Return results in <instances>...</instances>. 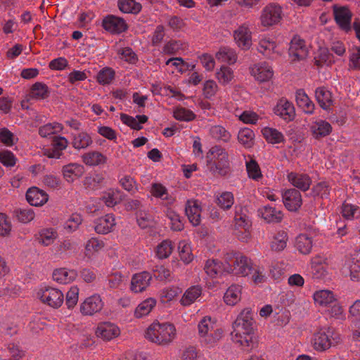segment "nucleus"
<instances>
[{"instance_id":"1","label":"nucleus","mask_w":360,"mask_h":360,"mask_svg":"<svg viewBox=\"0 0 360 360\" xmlns=\"http://www.w3.org/2000/svg\"><path fill=\"white\" fill-rule=\"evenodd\" d=\"M255 327L253 312L250 309L242 311L233 323L232 340L243 352L250 353L258 347L259 341L255 333Z\"/></svg>"},{"instance_id":"2","label":"nucleus","mask_w":360,"mask_h":360,"mask_svg":"<svg viewBox=\"0 0 360 360\" xmlns=\"http://www.w3.org/2000/svg\"><path fill=\"white\" fill-rule=\"evenodd\" d=\"M176 335V328L173 324L153 323L146 333V338L160 345L170 343Z\"/></svg>"},{"instance_id":"3","label":"nucleus","mask_w":360,"mask_h":360,"mask_svg":"<svg viewBox=\"0 0 360 360\" xmlns=\"http://www.w3.org/2000/svg\"><path fill=\"white\" fill-rule=\"evenodd\" d=\"M224 261L227 266L224 269L228 273L246 276L253 270L250 259L244 255L228 252L224 255Z\"/></svg>"},{"instance_id":"4","label":"nucleus","mask_w":360,"mask_h":360,"mask_svg":"<svg viewBox=\"0 0 360 360\" xmlns=\"http://www.w3.org/2000/svg\"><path fill=\"white\" fill-rule=\"evenodd\" d=\"M214 323L210 316L203 317L198 324V335L201 342L213 346L223 335V330L214 329Z\"/></svg>"},{"instance_id":"5","label":"nucleus","mask_w":360,"mask_h":360,"mask_svg":"<svg viewBox=\"0 0 360 360\" xmlns=\"http://www.w3.org/2000/svg\"><path fill=\"white\" fill-rule=\"evenodd\" d=\"M339 337L334 333L333 328H323L314 334L313 347L319 352H323L333 345L337 344L339 341Z\"/></svg>"},{"instance_id":"6","label":"nucleus","mask_w":360,"mask_h":360,"mask_svg":"<svg viewBox=\"0 0 360 360\" xmlns=\"http://www.w3.org/2000/svg\"><path fill=\"white\" fill-rule=\"evenodd\" d=\"M282 8L277 4L271 3L266 5L260 15L261 25L270 27L278 24L282 19Z\"/></svg>"},{"instance_id":"7","label":"nucleus","mask_w":360,"mask_h":360,"mask_svg":"<svg viewBox=\"0 0 360 360\" xmlns=\"http://www.w3.org/2000/svg\"><path fill=\"white\" fill-rule=\"evenodd\" d=\"M38 296L43 303L54 309L60 307L64 301L63 293L60 290L51 287L41 290Z\"/></svg>"},{"instance_id":"8","label":"nucleus","mask_w":360,"mask_h":360,"mask_svg":"<svg viewBox=\"0 0 360 360\" xmlns=\"http://www.w3.org/2000/svg\"><path fill=\"white\" fill-rule=\"evenodd\" d=\"M283 202L285 208L290 212H297L302 205L300 192L295 188H290L282 193Z\"/></svg>"},{"instance_id":"9","label":"nucleus","mask_w":360,"mask_h":360,"mask_svg":"<svg viewBox=\"0 0 360 360\" xmlns=\"http://www.w3.org/2000/svg\"><path fill=\"white\" fill-rule=\"evenodd\" d=\"M210 172L216 176L226 177L231 173L229 155H223L219 161L212 162L207 166Z\"/></svg>"},{"instance_id":"10","label":"nucleus","mask_w":360,"mask_h":360,"mask_svg":"<svg viewBox=\"0 0 360 360\" xmlns=\"http://www.w3.org/2000/svg\"><path fill=\"white\" fill-rule=\"evenodd\" d=\"M103 307L102 300L98 295L86 298L80 305V311L83 315L91 316L99 312Z\"/></svg>"},{"instance_id":"11","label":"nucleus","mask_w":360,"mask_h":360,"mask_svg":"<svg viewBox=\"0 0 360 360\" xmlns=\"http://www.w3.org/2000/svg\"><path fill=\"white\" fill-rule=\"evenodd\" d=\"M333 14L336 23L342 30L347 32L350 30L352 13L347 7H338L337 5H334Z\"/></svg>"},{"instance_id":"12","label":"nucleus","mask_w":360,"mask_h":360,"mask_svg":"<svg viewBox=\"0 0 360 360\" xmlns=\"http://www.w3.org/2000/svg\"><path fill=\"white\" fill-rule=\"evenodd\" d=\"M103 27L112 33H121L127 30V25L122 18L108 15L102 22Z\"/></svg>"},{"instance_id":"13","label":"nucleus","mask_w":360,"mask_h":360,"mask_svg":"<svg viewBox=\"0 0 360 360\" xmlns=\"http://www.w3.org/2000/svg\"><path fill=\"white\" fill-rule=\"evenodd\" d=\"M288 53L292 61H299L307 58L308 51L303 39L293 38L290 44Z\"/></svg>"},{"instance_id":"14","label":"nucleus","mask_w":360,"mask_h":360,"mask_svg":"<svg viewBox=\"0 0 360 360\" xmlns=\"http://www.w3.org/2000/svg\"><path fill=\"white\" fill-rule=\"evenodd\" d=\"M120 333L119 328L110 322L100 323L96 328V335L105 341H109L117 337Z\"/></svg>"},{"instance_id":"15","label":"nucleus","mask_w":360,"mask_h":360,"mask_svg":"<svg viewBox=\"0 0 360 360\" xmlns=\"http://www.w3.org/2000/svg\"><path fill=\"white\" fill-rule=\"evenodd\" d=\"M274 112L287 122L293 120L295 117L293 104L284 98L279 100L274 108Z\"/></svg>"},{"instance_id":"16","label":"nucleus","mask_w":360,"mask_h":360,"mask_svg":"<svg viewBox=\"0 0 360 360\" xmlns=\"http://www.w3.org/2000/svg\"><path fill=\"white\" fill-rule=\"evenodd\" d=\"M234 39L238 46L244 50H248L252 45L251 32L249 28L243 25L240 26L233 33Z\"/></svg>"},{"instance_id":"17","label":"nucleus","mask_w":360,"mask_h":360,"mask_svg":"<svg viewBox=\"0 0 360 360\" xmlns=\"http://www.w3.org/2000/svg\"><path fill=\"white\" fill-rule=\"evenodd\" d=\"M287 179L293 186L302 191H308L311 184V179L307 174L292 172L288 174Z\"/></svg>"},{"instance_id":"18","label":"nucleus","mask_w":360,"mask_h":360,"mask_svg":"<svg viewBox=\"0 0 360 360\" xmlns=\"http://www.w3.org/2000/svg\"><path fill=\"white\" fill-rule=\"evenodd\" d=\"M185 213L189 221L194 226L200 223L201 207L200 202L196 200H188L186 203Z\"/></svg>"},{"instance_id":"19","label":"nucleus","mask_w":360,"mask_h":360,"mask_svg":"<svg viewBox=\"0 0 360 360\" xmlns=\"http://www.w3.org/2000/svg\"><path fill=\"white\" fill-rule=\"evenodd\" d=\"M49 199L48 194L37 187L30 188L26 192V200L32 206H41Z\"/></svg>"},{"instance_id":"20","label":"nucleus","mask_w":360,"mask_h":360,"mask_svg":"<svg viewBox=\"0 0 360 360\" xmlns=\"http://www.w3.org/2000/svg\"><path fill=\"white\" fill-rule=\"evenodd\" d=\"M152 276L148 271H143L133 276L131 281V289L134 292H141L150 285Z\"/></svg>"},{"instance_id":"21","label":"nucleus","mask_w":360,"mask_h":360,"mask_svg":"<svg viewBox=\"0 0 360 360\" xmlns=\"http://www.w3.org/2000/svg\"><path fill=\"white\" fill-rule=\"evenodd\" d=\"M68 144V141L65 137L54 136L51 143L52 148L46 149L44 155L49 158H59L61 151L66 148Z\"/></svg>"},{"instance_id":"22","label":"nucleus","mask_w":360,"mask_h":360,"mask_svg":"<svg viewBox=\"0 0 360 360\" xmlns=\"http://www.w3.org/2000/svg\"><path fill=\"white\" fill-rule=\"evenodd\" d=\"M64 179L69 183H72L75 179L80 178L84 173L83 165L77 163H70L63 167Z\"/></svg>"},{"instance_id":"23","label":"nucleus","mask_w":360,"mask_h":360,"mask_svg":"<svg viewBox=\"0 0 360 360\" xmlns=\"http://www.w3.org/2000/svg\"><path fill=\"white\" fill-rule=\"evenodd\" d=\"M276 49L277 45L275 41L263 39L260 40L257 50L266 58L274 60L280 55L279 51Z\"/></svg>"},{"instance_id":"24","label":"nucleus","mask_w":360,"mask_h":360,"mask_svg":"<svg viewBox=\"0 0 360 360\" xmlns=\"http://www.w3.org/2000/svg\"><path fill=\"white\" fill-rule=\"evenodd\" d=\"M310 130L316 139H320L328 136L332 131L330 124L325 120H318L311 124Z\"/></svg>"},{"instance_id":"25","label":"nucleus","mask_w":360,"mask_h":360,"mask_svg":"<svg viewBox=\"0 0 360 360\" xmlns=\"http://www.w3.org/2000/svg\"><path fill=\"white\" fill-rule=\"evenodd\" d=\"M258 212L259 215L268 223H279L283 219L282 212L270 206H264Z\"/></svg>"},{"instance_id":"26","label":"nucleus","mask_w":360,"mask_h":360,"mask_svg":"<svg viewBox=\"0 0 360 360\" xmlns=\"http://www.w3.org/2000/svg\"><path fill=\"white\" fill-rule=\"evenodd\" d=\"M95 231L100 234H106L111 231L115 225V218L112 214H106L105 217L98 219L95 221Z\"/></svg>"},{"instance_id":"27","label":"nucleus","mask_w":360,"mask_h":360,"mask_svg":"<svg viewBox=\"0 0 360 360\" xmlns=\"http://www.w3.org/2000/svg\"><path fill=\"white\" fill-rule=\"evenodd\" d=\"M316 99L320 107L323 110L330 109L333 105L332 94L326 87H318L315 91Z\"/></svg>"},{"instance_id":"28","label":"nucleus","mask_w":360,"mask_h":360,"mask_svg":"<svg viewBox=\"0 0 360 360\" xmlns=\"http://www.w3.org/2000/svg\"><path fill=\"white\" fill-rule=\"evenodd\" d=\"M250 73L260 82L269 81L274 75L271 67L255 65L250 68Z\"/></svg>"},{"instance_id":"29","label":"nucleus","mask_w":360,"mask_h":360,"mask_svg":"<svg viewBox=\"0 0 360 360\" xmlns=\"http://www.w3.org/2000/svg\"><path fill=\"white\" fill-rule=\"evenodd\" d=\"M296 102L297 105L301 108L305 113L312 114L315 105L310 100L303 89H298L296 91Z\"/></svg>"},{"instance_id":"30","label":"nucleus","mask_w":360,"mask_h":360,"mask_svg":"<svg viewBox=\"0 0 360 360\" xmlns=\"http://www.w3.org/2000/svg\"><path fill=\"white\" fill-rule=\"evenodd\" d=\"M120 120L124 124L129 126L131 129L134 130H141L143 128L141 124L146 123L148 121V117L145 115H136V117H134L127 114L122 113L120 115Z\"/></svg>"},{"instance_id":"31","label":"nucleus","mask_w":360,"mask_h":360,"mask_svg":"<svg viewBox=\"0 0 360 360\" xmlns=\"http://www.w3.org/2000/svg\"><path fill=\"white\" fill-rule=\"evenodd\" d=\"M92 143V139L86 132H79L73 136L72 145L75 149H86Z\"/></svg>"},{"instance_id":"32","label":"nucleus","mask_w":360,"mask_h":360,"mask_svg":"<svg viewBox=\"0 0 360 360\" xmlns=\"http://www.w3.org/2000/svg\"><path fill=\"white\" fill-rule=\"evenodd\" d=\"M241 289L239 285H231L224 294V302L229 305L236 304L240 300Z\"/></svg>"},{"instance_id":"33","label":"nucleus","mask_w":360,"mask_h":360,"mask_svg":"<svg viewBox=\"0 0 360 360\" xmlns=\"http://www.w3.org/2000/svg\"><path fill=\"white\" fill-rule=\"evenodd\" d=\"M82 160L86 165L96 166L104 164L106 162V158L100 152L91 151L84 153L82 155Z\"/></svg>"},{"instance_id":"34","label":"nucleus","mask_w":360,"mask_h":360,"mask_svg":"<svg viewBox=\"0 0 360 360\" xmlns=\"http://www.w3.org/2000/svg\"><path fill=\"white\" fill-rule=\"evenodd\" d=\"M314 300L320 306H327L335 302L333 292L327 290L316 292L314 295Z\"/></svg>"},{"instance_id":"35","label":"nucleus","mask_w":360,"mask_h":360,"mask_svg":"<svg viewBox=\"0 0 360 360\" xmlns=\"http://www.w3.org/2000/svg\"><path fill=\"white\" fill-rule=\"evenodd\" d=\"M295 248L302 254H309L312 248L311 238L306 234H300L296 238Z\"/></svg>"},{"instance_id":"36","label":"nucleus","mask_w":360,"mask_h":360,"mask_svg":"<svg viewBox=\"0 0 360 360\" xmlns=\"http://www.w3.org/2000/svg\"><path fill=\"white\" fill-rule=\"evenodd\" d=\"M156 301L153 298H148L138 305L134 311V315L136 318H141L148 315L152 309L155 306Z\"/></svg>"},{"instance_id":"37","label":"nucleus","mask_w":360,"mask_h":360,"mask_svg":"<svg viewBox=\"0 0 360 360\" xmlns=\"http://www.w3.org/2000/svg\"><path fill=\"white\" fill-rule=\"evenodd\" d=\"M204 269L206 274L210 277H216L223 271L222 263L218 259H208L205 265Z\"/></svg>"},{"instance_id":"38","label":"nucleus","mask_w":360,"mask_h":360,"mask_svg":"<svg viewBox=\"0 0 360 360\" xmlns=\"http://www.w3.org/2000/svg\"><path fill=\"white\" fill-rule=\"evenodd\" d=\"M288 240V235L285 231L277 233L271 242V248L274 251L280 252L285 249Z\"/></svg>"},{"instance_id":"39","label":"nucleus","mask_w":360,"mask_h":360,"mask_svg":"<svg viewBox=\"0 0 360 360\" xmlns=\"http://www.w3.org/2000/svg\"><path fill=\"white\" fill-rule=\"evenodd\" d=\"M201 288L199 286H193L188 288L184 294L181 303L184 306H188L200 295Z\"/></svg>"},{"instance_id":"40","label":"nucleus","mask_w":360,"mask_h":360,"mask_svg":"<svg viewBox=\"0 0 360 360\" xmlns=\"http://www.w3.org/2000/svg\"><path fill=\"white\" fill-rule=\"evenodd\" d=\"M266 140L271 143H280L284 141L283 134L276 129L266 127L262 130Z\"/></svg>"},{"instance_id":"41","label":"nucleus","mask_w":360,"mask_h":360,"mask_svg":"<svg viewBox=\"0 0 360 360\" xmlns=\"http://www.w3.org/2000/svg\"><path fill=\"white\" fill-rule=\"evenodd\" d=\"M254 131L249 128H244L239 131L238 134V141L245 148H251L254 144Z\"/></svg>"},{"instance_id":"42","label":"nucleus","mask_w":360,"mask_h":360,"mask_svg":"<svg viewBox=\"0 0 360 360\" xmlns=\"http://www.w3.org/2000/svg\"><path fill=\"white\" fill-rule=\"evenodd\" d=\"M118 6L120 10L125 13H136L141 9V5L136 3L134 0H119Z\"/></svg>"},{"instance_id":"43","label":"nucleus","mask_w":360,"mask_h":360,"mask_svg":"<svg viewBox=\"0 0 360 360\" xmlns=\"http://www.w3.org/2000/svg\"><path fill=\"white\" fill-rule=\"evenodd\" d=\"M31 94L34 98L45 99L49 96L50 92L46 84L42 82H36L32 86Z\"/></svg>"},{"instance_id":"44","label":"nucleus","mask_w":360,"mask_h":360,"mask_svg":"<svg viewBox=\"0 0 360 360\" xmlns=\"http://www.w3.org/2000/svg\"><path fill=\"white\" fill-rule=\"evenodd\" d=\"M348 68L350 70L360 71V46H354L350 50Z\"/></svg>"},{"instance_id":"45","label":"nucleus","mask_w":360,"mask_h":360,"mask_svg":"<svg viewBox=\"0 0 360 360\" xmlns=\"http://www.w3.org/2000/svg\"><path fill=\"white\" fill-rule=\"evenodd\" d=\"M57 236L58 233L54 229H46L39 232L38 239L40 243L48 246L53 243Z\"/></svg>"},{"instance_id":"46","label":"nucleus","mask_w":360,"mask_h":360,"mask_svg":"<svg viewBox=\"0 0 360 360\" xmlns=\"http://www.w3.org/2000/svg\"><path fill=\"white\" fill-rule=\"evenodd\" d=\"M174 117L179 121L190 122L195 118V115L189 109L179 107L173 112Z\"/></svg>"},{"instance_id":"47","label":"nucleus","mask_w":360,"mask_h":360,"mask_svg":"<svg viewBox=\"0 0 360 360\" xmlns=\"http://www.w3.org/2000/svg\"><path fill=\"white\" fill-rule=\"evenodd\" d=\"M216 58L224 62H227L230 64L234 63L237 60V56L235 52L229 48H221L216 53Z\"/></svg>"},{"instance_id":"48","label":"nucleus","mask_w":360,"mask_h":360,"mask_svg":"<svg viewBox=\"0 0 360 360\" xmlns=\"http://www.w3.org/2000/svg\"><path fill=\"white\" fill-rule=\"evenodd\" d=\"M115 77V71L110 68H104L97 74V82L101 84H109Z\"/></svg>"},{"instance_id":"49","label":"nucleus","mask_w":360,"mask_h":360,"mask_svg":"<svg viewBox=\"0 0 360 360\" xmlns=\"http://www.w3.org/2000/svg\"><path fill=\"white\" fill-rule=\"evenodd\" d=\"M224 154L229 155L224 148L219 146L212 147L207 153V166L210 165L212 162L219 161Z\"/></svg>"},{"instance_id":"50","label":"nucleus","mask_w":360,"mask_h":360,"mask_svg":"<svg viewBox=\"0 0 360 360\" xmlns=\"http://www.w3.org/2000/svg\"><path fill=\"white\" fill-rule=\"evenodd\" d=\"M166 216L171 221L172 229L174 231H181L184 229V224L181 217L171 208L166 210Z\"/></svg>"},{"instance_id":"51","label":"nucleus","mask_w":360,"mask_h":360,"mask_svg":"<svg viewBox=\"0 0 360 360\" xmlns=\"http://www.w3.org/2000/svg\"><path fill=\"white\" fill-rule=\"evenodd\" d=\"M178 249L179 257L185 264H188L192 262L193 256L189 245L186 243L184 241H181L179 243Z\"/></svg>"},{"instance_id":"52","label":"nucleus","mask_w":360,"mask_h":360,"mask_svg":"<svg viewBox=\"0 0 360 360\" xmlns=\"http://www.w3.org/2000/svg\"><path fill=\"white\" fill-rule=\"evenodd\" d=\"M172 250L173 246L172 242L165 240L157 246L156 255L160 259L167 258L171 255Z\"/></svg>"},{"instance_id":"53","label":"nucleus","mask_w":360,"mask_h":360,"mask_svg":"<svg viewBox=\"0 0 360 360\" xmlns=\"http://www.w3.org/2000/svg\"><path fill=\"white\" fill-rule=\"evenodd\" d=\"M210 134L212 138L224 141H227L231 136L225 128L220 125L212 127L210 129Z\"/></svg>"},{"instance_id":"54","label":"nucleus","mask_w":360,"mask_h":360,"mask_svg":"<svg viewBox=\"0 0 360 360\" xmlns=\"http://www.w3.org/2000/svg\"><path fill=\"white\" fill-rule=\"evenodd\" d=\"M342 214L345 218L348 219L354 218L357 219L360 217V209L358 206L356 205L343 204L342 208Z\"/></svg>"},{"instance_id":"55","label":"nucleus","mask_w":360,"mask_h":360,"mask_svg":"<svg viewBox=\"0 0 360 360\" xmlns=\"http://www.w3.org/2000/svg\"><path fill=\"white\" fill-rule=\"evenodd\" d=\"M234 220L236 229L247 230L251 227V221L245 214L236 212Z\"/></svg>"},{"instance_id":"56","label":"nucleus","mask_w":360,"mask_h":360,"mask_svg":"<svg viewBox=\"0 0 360 360\" xmlns=\"http://www.w3.org/2000/svg\"><path fill=\"white\" fill-rule=\"evenodd\" d=\"M180 289L172 286L162 289L160 292V300L162 302H168L172 300L180 292Z\"/></svg>"},{"instance_id":"57","label":"nucleus","mask_w":360,"mask_h":360,"mask_svg":"<svg viewBox=\"0 0 360 360\" xmlns=\"http://www.w3.org/2000/svg\"><path fill=\"white\" fill-rule=\"evenodd\" d=\"M16 217L22 223H28L34 218V212L32 209H18L15 211Z\"/></svg>"},{"instance_id":"58","label":"nucleus","mask_w":360,"mask_h":360,"mask_svg":"<svg viewBox=\"0 0 360 360\" xmlns=\"http://www.w3.org/2000/svg\"><path fill=\"white\" fill-rule=\"evenodd\" d=\"M217 77L220 83L227 84L233 77L232 70L226 66H221L219 71L217 72Z\"/></svg>"},{"instance_id":"59","label":"nucleus","mask_w":360,"mask_h":360,"mask_svg":"<svg viewBox=\"0 0 360 360\" xmlns=\"http://www.w3.org/2000/svg\"><path fill=\"white\" fill-rule=\"evenodd\" d=\"M246 169L250 178L257 180L262 177L261 170L256 160H251L247 162Z\"/></svg>"},{"instance_id":"60","label":"nucleus","mask_w":360,"mask_h":360,"mask_svg":"<svg viewBox=\"0 0 360 360\" xmlns=\"http://www.w3.org/2000/svg\"><path fill=\"white\" fill-rule=\"evenodd\" d=\"M218 205L224 209L229 210L233 204V195L231 192H224L217 198Z\"/></svg>"},{"instance_id":"61","label":"nucleus","mask_w":360,"mask_h":360,"mask_svg":"<svg viewBox=\"0 0 360 360\" xmlns=\"http://www.w3.org/2000/svg\"><path fill=\"white\" fill-rule=\"evenodd\" d=\"M82 221V219L81 215L74 213L70 216V219L65 221L64 229L69 232H72L78 228Z\"/></svg>"},{"instance_id":"62","label":"nucleus","mask_w":360,"mask_h":360,"mask_svg":"<svg viewBox=\"0 0 360 360\" xmlns=\"http://www.w3.org/2000/svg\"><path fill=\"white\" fill-rule=\"evenodd\" d=\"M330 185L326 181H321L314 185L311 189L314 195L328 196L330 193Z\"/></svg>"},{"instance_id":"63","label":"nucleus","mask_w":360,"mask_h":360,"mask_svg":"<svg viewBox=\"0 0 360 360\" xmlns=\"http://www.w3.org/2000/svg\"><path fill=\"white\" fill-rule=\"evenodd\" d=\"M53 279L59 283H68L72 280V276H69V273L64 268L56 269L53 273Z\"/></svg>"},{"instance_id":"64","label":"nucleus","mask_w":360,"mask_h":360,"mask_svg":"<svg viewBox=\"0 0 360 360\" xmlns=\"http://www.w3.org/2000/svg\"><path fill=\"white\" fill-rule=\"evenodd\" d=\"M350 277L353 281H360V258L354 257L349 266Z\"/></svg>"}]
</instances>
